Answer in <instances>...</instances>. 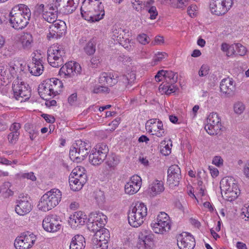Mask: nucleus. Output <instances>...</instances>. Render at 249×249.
I'll return each instance as SVG.
<instances>
[{"label":"nucleus","instance_id":"22","mask_svg":"<svg viewBox=\"0 0 249 249\" xmlns=\"http://www.w3.org/2000/svg\"><path fill=\"white\" fill-rule=\"evenodd\" d=\"M167 173V181L169 185L171 187L178 185L181 178V171L179 166L176 164L170 166Z\"/></svg>","mask_w":249,"mask_h":249},{"label":"nucleus","instance_id":"12","mask_svg":"<svg viewBox=\"0 0 249 249\" xmlns=\"http://www.w3.org/2000/svg\"><path fill=\"white\" fill-rule=\"evenodd\" d=\"M221 119L218 114L212 112L208 116L205 129L210 135L217 134L221 129Z\"/></svg>","mask_w":249,"mask_h":249},{"label":"nucleus","instance_id":"54","mask_svg":"<svg viewBox=\"0 0 249 249\" xmlns=\"http://www.w3.org/2000/svg\"><path fill=\"white\" fill-rule=\"evenodd\" d=\"M32 62L42 64L43 57L41 53L37 51L33 53Z\"/></svg>","mask_w":249,"mask_h":249},{"label":"nucleus","instance_id":"43","mask_svg":"<svg viewBox=\"0 0 249 249\" xmlns=\"http://www.w3.org/2000/svg\"><path fill=\"white\" fill-rule=\"evenodd\" d=\"M70 176L81 179L82 178L87 180V176L85 173V168L81 166L75 167L72 171Z\"/></svg>","mask_w":249,"mask_h":249},{"label":"nucleus","instance_id":"57","mask_svg":"<svg viewBox=\"0 0 249 249\" xmlns=\"http://www.w3.org/2000/svg\"><path fill=\"white\" fill-rule=\"evenodd\" d=\"M131 3L135 10L139 11L142 9V0H131Z\"/></svg>","mask_w":249,"mask_h":249},{"label":"nucleus","instance_id":"16","mask_svg":"<svg viewBox=\"0 0 249 249\" xmlns=\"http://www.w3.org/2000/svg\"><path fill=\"white\" fill-rule=\"evenodd\" d=\"M42 227L48 232H56L61 228V221L55 215H49L44 218Z\"/></svg>","mask_w":249,"mask_h":249},{"label":"nucleus","instance_id":"29","mask_svg":"<svg viewBox=\"0 0 249 249\" xmlns=\"http://www.w3.org/2000/svg\"><path fill=\"white\" fill-rule=\"evenodd\" d=\"M220 89L221 92L226 95L231 94L235 89L232 79L228 77L222 79L220 83Z\"/></svg>","mask_w":249,"mask_h":249},{"label":"nucleus","instance_id":"44","mask_svg":"<svg viewBox=\"0 0 249 249\" xmlns=\"http://www.w3.org/2000/svg\"><path fill=\"white\" fill-rule=\"evenodd\" d=\"M96 39L94 38L91 39L84 47L85 53L88 55H92L96 51Z\"/></svg>","mask_w":249,"mask_h":249},{"label":"nucleus","instance_id":"20","mask_svg":"<svg viewBox=\"0 0 249 249\" xmlns=\"http://www.w3.org/2000/svg\"><path fill=\"white\" fill-rule=\"evenodd\" d=\"M177 244L180 249H193L195 246V241L190 234L184 232L178 235Z\"/></svg>","mask_w":249,"mask_h":249},{"label":"nucleus","instance_id":"25","mask_svg":"<svg viewBox=\"0 0 249 249\" xmlns=\"http://www.w3.org/2000/svg\"><path fill=\"white\" fill-rule=\"evenodd\" d=\"M118 75L113 72H103L99 77V82L102 85L113 86L118 81Z\"/></svg>","mask_w":249,"mask_h":249},{"label":"nucleus","instance_id":"52","mask_svg":"<svg viewBox=\"0 0 249 249\" xmlns=\"http://www.w3.org/2000/svg\"><path fill=\"white\" fill-rule=\"evenodd\" d=\"M137 40L139 43L142 45H146L150 41V39L149 36L145 34H141L138 35Z\"/></svg>","mask_w":249,"mask_h":249},{"label":"nucleus","instance_id":"48","mask_svg":"<svg viewBox=\"0 0 249 249\" xmlns=\"http://www.w3.org/2000/svg\"><path fill=\"white\" fill-rule=\"evenodd\" d=\"M30 125L26 124L25 126L26 131L28 133L31 140H34L38 134V130L36 128H30Z\"/></svg>","mask_w":249,"mask_h":249},{"label":"nucleus","instance_id":"1","mask_svg":"<svg viewBox=\"0 0 249 249\" xmlns=\"http://www.w3.org/2000/svg\"><path fill=\"white\" fill-rule=\"evenodd\" d=\"M80 10L82 18L92 22L99 21L105 16L104 6L99 0H85Z\"/></svg>","mask_w":249,"mask_h":249},{"label":"nucleus","instance_id":"58","mask_svg":"<svg viewBox=\"0 0 249 249\" xmlns=\"http://www.w3.org/2000/svg\"><path fill=\"white\" fill-rule=\"evenodd\" d=\"M212 163L217 167H221L223 165V160L220 156H215L213 159Z\"/></svg>","mask_w":249,"mask_h":249},{"label":"nucleus","instance_id":"18","mask_svg":"<svg viewBox=\"0 0 249 249\" xmlns=\"http://www.w3.org/2000/svg\"><path fill=\"white\" fill-rule=\"evenodd\" d=\"M107 217L102 213L95 212L91 213L89 216V220L91 221L90 228L92 231L97 230L103 228L107 223Z\"/></svg>","mask_w":249,"mask_h":249},{"label":"nucleus","instance_id":"8","mask_svg":"<svg viewBox=\"0 0 249 249\" xmlns=\"http://www.w3.org/2000/svg\"><path fill=\"white\" fill-rule=\"evenodd\" d=\"M47 54V60L51 66L57 68L63 65L65 51L61 45L57 44L53 45L48 50Z\"/></svg>","mask_w":249,"mask_h":249},{"label":"nucleus","instance_id":"27","mask_svg":"<svg viewBox=\"0 0 249 249\" xmlns=\"http://www.w3.org/2000/svg\"><path fill=\"white\" fill-rule=\"evenodd\" d=\"M44 5L41 4L40 9L42 10V16L43 18L49 23H53L56 20L57 18L56 12L58 9H55L53 6H49L46 8V11L44 10Z\"/></svg>","mask_w":249,"mask_h":249},{"label":"nucleus","instance_id":"3","mask_svg":"<svg viewBox=\"0 0 249 249\" xmlns=\"http://www.w3.org/2000/svg\"><path fill=\"white\" fill-rule=\"evenodd\" d=\"M63 84L56 78L47 79L39 85L38 91L41 98L48 100L60 93L62 91Z\"/></svg>","mask_w":249,"mask_h":249},{"label":"nucleus","instance_id":"39","mask_svg":"<svg viewBox=\"0 0 249 249\" xmlns=\"http://www.w3.org/2000/svg\"><path fill=\"white\" fill-rule=\"evenodd\" d=\"M106 159V158L102 156L96 152L92 150L89 156V162L94 166L100 165Z\"/></svg>","mask_w":249,"mask_h":249},{"label":"nucleus","instance_id":"11","mask_svg":"<svg viewBox=\"0 0 249 249\" xmlns=\"http://www.w3.org/2000/svg\"><path fill=\"white\" fill-rule=\"evenodd\" d=\"M95 234L92 239L94 249H107L108 242L110 239L109 231L104 228L94 230Z\"/></svg>","mask_w":249,"mask_h":249},{"label":"nucleus","instance_id":"19","mask_svg":"<svg viewBox=\"0 0 249 249\" xmlns=\"http://www.w3.org/2000/svg\"><path fill=\"white\" fill-rule=\"evenodd\" d=\"M66 25L62 20H56L50 26L49 33L47 37L51 38H57L62 36L65 33Z\"/></svg>","mask_w":249,"mask_h":249},{"label":"nucleus","instance_id":"30","mask_svg":"<svg viewBox=\"0 0 249 249\" xmlns=\"http://www.w3.org/2000/svg\"><path fill=\"white\" fill-rule=\"evenodd\" d=\"M176 82H172V80H166L159 87V91L162 94L170 95L174 93L177 89Z\"/></svg>","mask_w":249,"mask_h":249},{"label":"nucleus","instance_id":"33","mask_svg":"<svg viewBox=\"0 0 249 249\" xmlns=\"http://www.w3.org/2000/svg\"><path fill=\"white\" fill-rule=\"evenodd\" d=\"M220 0H212L210 4L211 12L215 15L220 16L227 12Z\"/></svg>","mask_w":249,"mask_h":249},{"label":"nucleus","instance_id":"6","mask_svg":"<svg viewBox=\"0 0 249 249\" xmlns=\"http://www.w3.org/2000/svg\"><path fill=\"white\" fill-rule=\"evenodd\" d=\"M147 214L146 206L142 202H137L129 210L128 214V223L131 226L137 228L143 223Z\"/></svg>","mask_w":249,"mask_h":249},{"label":"nucleus","instance_id":"40","mask_svg":"<svg viewBox=\"0 0 249 249\" xmlns=\"http://www.w3.org/2000/svg\"><path fill=\"white\" fill-rule=\"evenodd\" d=\"M120 161L121 158L119 156L112 154L107 158L106 163L109 168L114 169L119 165Z\"/></svg>","mask_w":249,"mask_h":249},{"label":"nucleus","instance_id":"47","mask_svg":"<svg viewBox=\"0 0 249 249\" xmlns=\"http://www.w3.org/2000/svg\"><path fill=\"white\" fill-rule=\"evenodd\" d=\"M0 186L2 188L3 195L4 197H7L13 195V192L10 189L11 187V183L10 182H4Z\"/></svg>","mask_w":249,"mask_h":249},{"label":"nucleus","instance_id":"35","mask_svg":"<svg viewBox=\"0 0 249 249\" xmlns=\"http://www.w3.org/2000/svg\"><path fill=\"white\" fill-rule=\"evenodd\" d=\"M20 42L23 49H30L32 47L33 43L32 35L30 33H24L21 36Z\"/></svg>","mask_w":249,"mask_h":249},{"label":"nucleus","instance_id":"26","mask_svg":"<svg viewBox=\"0 0 249 249\" xmlns=\"http://www.w3.org/2000/svg\"><path fill=\"white\" fill-rule=\"evenodd\" d=\"M124 31L121 28H114L112 31V38L115 40L118 41L120 44L122 45L125 48L129 47L128 44L131 42L129 38L124 37L125 35Z\"/></svg>","mask_w":249,"mask_h":249},{"label":"nucleus","instance_id":"17","mask_svg":"<svg viewBox=\"0 0 249 249\" xmlns=\"http://www.w3.org/2000/svg\"><path fill=\"white\" fill-rule=\"evenodd\" d=\"M145 128L147 131L153 135L161 137L165 135V131L163 128L161 121L156 119H152L147 121Z\"/></svg>","mask_w":249,"mask_h":249},{"label":"nucleus","instance_id":"55","mask_svg":"<svg viewBox=\"0 0 249 249\" xmlns=\"http://www.w3.org/2000/svg\"><path fill=\"white\" fill-rule=\"evenodd\" d=\"M105 86V85L95 86L93 89V92L94 93H108L109 90V89Z\"/></svg>","mask_w":249,"mask_h":249},{"label":"nucleus","instance_id":"36","mask_svg":"<svg viewBox=\"0 0 249 249\" xmlns=\"http://www.w3.org/2000/svg\"><path fill=\"white\" fill-rule=\"evenodd\" d=\"M67 4L63 6V8H61V11L64 14H70L72 13L76 9L78 0H66Z\"/></svg>","mask_w":249,"mask_h":249},{"label":"nucleus","instance_id":"60","mask_svg":"<svg viewBox=\"0 0 249 249\" xmlns=\"http://www.w3.org/2000/svg\"><path fill=\"white\" fill-rule=\"evenodd\" d=\"M209 67L207 65L203 64L201 67L198 71V74L200 76H205L209 73Z\"/></svg>","mask_w":249,"mask_h":249},{"label":"nucleus","instance_id":"2","mask_svg":"<svg viewBox=\"0 0 249 249\" xmlns=\"http://www.w3.org/2000/svg\"><path fill=\"white\" fill-rule=\"evenodd\" d=\"M31 11L27 6L19 4L14 6L9 13V22L16 30L24 28L29 23Z\"/></svg>","mask_w":249,"mask_h":249},{"label":"nucleus","instance_id":"31","mask_svg":"<svg viewBox=\"0 0 249 249\" xmlns=\"http://www.w3.org/2000/svg\"><path fill=\"white\" fill-rule=\"evenodd\" d=\"M86 246L85 238L82 235L73 236L70 243V249H84Z\"/></svg>","mask_w":249,"mask_h":249},{"label":"nucleus","instance_id":"49","mask_svg":"<svg viewBox=\"0 0 249 249\" xmlns=\"http://www.w3.org/2000/svg\"><path fill=\"white\" fill-rule=\"evenodd\" d=\"M94 197L98 204H102L105 201L104 193L101 190H96L94 192Z\"/></svg>","mask_w":249,"mask_h":249},{"label":"nucleus","instance_id":"28","mask_svg":"<svg viewBox=\"0 0 249 249\" xmlns=\"http://www.w3.org/2000/svg\"><path fill=\"white\" fill-rule=\"evenodd\" d=\"M155 79L157 82L172 80V82H177L178 74L171 71L161 70L158 72Z\"/></svg>","mask_w":249,"mask_h":249},{"label":"nucleus","instance_id":"4","mask_svg":"<svg viewBox=\"0 0 249 249\" xmlns=\"http://www.w3.org/2000/svg\"><path fill=\"white\" fill-rule=\"evenodd\" d=\"M62 198L61 191L57 189H53L47 192L40 198L37 208L39 210L47 212L56 207Z\"/></svg>","mask_w":249,"mask_h":249},{"label":"nucleus","instance_id":"15","mask_svg":"<svg viewBox=\"0 0 249 249\" xmlns=\"http://www.w3.org/2000/svg\"><path fill=\"white\" fill-rule=\"evenodd\" d=\"M29 197L27 195L20 194L16 200L15 211L19 215H24L32 210V205L29 202Z\"/></svg>","mask_w":249,"mask_h":249},{"label":"nucleus","instance_id":"23","mask_svg":"<svg viewBox=\"0 0 249 249\" xmlns=\"http://www.w3.org/2000/svg\"><path fill=\"white\" fill-rule=\"evenodd\" d=\"M153 245V234H146L143 233L140 234L137 243V248L138 249H151Z\"/></svg>","mask_w":249,"mask_h":249},{"label":"nucleus","instance_id":"51","mask_svg":"<svg viewBox=\"0 0 249 249\" xmlns=\"http://www.w3.org/2000/svg\"><path fill=\"white\" fill-rule=\"evenodd\" d=\"M245 109L244 104L241 102H237L235 103L233 106V109L235 113L238 114H241L243 112Z\"/></svg>","mask_w":249,"mask_h":249},{"label":"nucleus","instance_id":"56","mask_svg":"<svg viewBox=\"0 0 249 249\" xmlns=\"http://www.w3.org/2000/svg\"><path fill=\"white\" fill-rule=\"evenodd\" d=\"M197 12V7L196 5L192 4L189 6L187 9V13L191 18L195 17Z\"/></svg>","mask_w":249,"mask_h":249},{"label":"nucleus","instance_id":"5","mask_svg":"<svg viewBox=\"0 0 249 249\" xmlns=\"http://www.w3.org/2000/svg\"><path fill=\"white\" fill-rule=\"evenodd\" d=\"M220 189L222 196L229 201L235 200L240 194L238 182L231 177L224 178L221 180Z\"/></svg>","mask_w":249,"mask_h":249},{"label":"nucleus","instance_id":"34","mask_svg":"<svg viewBox=\"0 0 249 249\" xmlns=\"http://www.w3.org/2000/svg\"><path fill=\"white\" fill-rule=\"evenodd\" d=\"M86 181L87 180H84L82 178L81 179L71 176H70L69 178L71 188L74 191H77L82 189Z\"/></svg>","mask_w":249,"mask_h":249},{"label":"nucleus","instance_id":"46","mask_svg":"<svg viewBox=\"0 0 249 249\" xmlns=\"http://www.w3.org/2000/svg\"><path fill=\"white\" fill-rule=\"evenodd\" d=\"M168 54L165 53L158 52L154 56L151 65L155 66L157 65L159 62L162 61L163 59L167 58Z\"/></svg>","mask_w":249,"mask_h":249},{"label":"nucleus","instance_id":"50","mask_svg":"<svg viewBox=\"0 0 249 249\" xmlns=\"http://www.w3.org/2000/svg\"><path fill=\"white\" fill-rule=\"evenodd\" d=\"M188 0H170L172 6L177 8H183L187 5Z\"/></svg>","mask_w":249,"mask_h":249},{"label":"nucleus","instance_id":"9","mask_svg":"<svg viewBox=\"0 0 249 249\" xmlns=\"http://www.w3.org/2000/svg\"><path fill=\"white\" fill-rule=\"evenodd\" d=\"M12 89L15 99L20 102H25L31 96V89L29 85L18 78L14 81Z\"/></svg>","mask_w":249,"mask_h":249},{"label":"nucleus","instance_id":"37","mask_svg":"<svg viewBox=\"0 0 249 249\" xmlns=\"http://www.w3.org/2000/svg\"><path fill=\"white\" fill-rule=\"evenodd\" d=\"M136 79V75L135 71H131L126 74L121 76L120 80L124 84L126 88H128L134 82Z\"/></svg>","mask_w":249,"mask_h":249},{"label":"nucleus","instance_id":"42","mask_svg":"<svg viewBox=\"0 0 249 249\" xmlns=\"http://www.w3.org/2000/svg\"><path fill=\"white\" fill-rule=\"evenodd\" d=\"M172 142L170 140L162 141L160 144V153L164 156L169 155L171 152Z\"/></svg>","mask_w":249,"mask_h":249},{"label":"nucleus","instance_id":"62","mask_svg":"<svg viewBox=\"0 0 249 249\" xmlns=\"http://www.w3.org/2000/svg\"><path fill=\"white\" fill-rule=\"evenodd\" d=\"M21 128V125L20 124L18 123H14L11 124L10 127V130L11 132L13 133H17V134H20V129Z\"/></svg>","mask_w":249,"mask_h":249},{"label":"nucleus","instance_id":"64","mask_svg":"<svg viewBox=\"0 0 249 249\" xmlns=\"http://www.w3.org/2000/svg\"><path fill=\"white\" fill-rule=\"evenodd\" d=\"M21 177L29 179L32 181L36 180V177L33 172L23 173L21 174Z\"/></svg>","mask_w":249,"mask_h":249},{"label":"nucleus","instance_id":"14","mask_svg":"<svg viewBox=\"0 0 249 249\" xmlns=\"http://www.w3.org/2000/svg\"><path fill=\"white\" fill-rule=\"evenodd\" d=\"M81 67L77 62L70 61L63 65L59 71V75L64 78H71L76 74H80Z\"/></svg>","mask_w":249,"mask_h":249},{"label":"nucleus","instance_id":"21","mask_svg":"<svg viewBox=\"0 0 249 249\" xmlns=\"http://www.w3.org/2000/svg\"><path fill=\"white\" fill-rule=\"evenodd\" d=\"M142 185V178L138 175L132 176L124 186L125 193L131 195L136 194Z\"/></svg>","mask_w":249,"mask_h":249},{"label":"nucleus","instance_id":"32","mask_svg":"<svg viewBox=\"0 0 249 249\" xmlns=\"http://www.w3.org/2000/svg\"><path fill=\"white\" fill-rule=\"evenodd\" d=\"M164 190L163 182L155 180L149 186L148 190L151 196H154L160 194Z\"/></svg>","mask_w":249,"mask_h":249},{"label":"nucleus","instance_id":"38","mask_svg":"<svg viewBox=\"0 0 249 249\" xmlns=\"http://www.w3.org/2000/svg\"><path fill=\"white\" fill-rule=\"evenodd\" d=\"M136 79V75L135 71H131L126 74L121 76L120 80L124 84L126 88H128L134 82Z\"/></svg>","mask_w":249,"mask_h":249},{"label":"nucleus","instance_id":"63","mask_svg":"<svg viewBox=\"0 0 249 249\" xmlns=\"http://www.w3.org/2000/svg\"><path fill=\"white\" fill-rule=\"evenodd\" d=\"M148 12L150 14V18L151 19H154L156 18L158 15V12L156 10V8L154 6L151 7L148 10Z\"/></svg>","mask_w":249,"mask_h":249},{"label":"nucleus","instance_id":"45","mask_svg":"<svg viewBox=\"0 0 249 249\" xmlns=\"http://www.w3.org/2000/svg\"><path fill=\"white\" fill-rule=\"evenodd\" d=\"M92 150L96 152V153L101 154L102 156L107 158V154L108 152L109 149L106 143H100L97 144L95 148Z\"/></svg>","mask_w":249,"mask_h":249},{"label":"nucleus","instance_id":"61","mask_svg":"<svg viewBox=\"0 0 249 249\" xmlns=\"http://www.w3.org/2000/svg\"><path fill=\"white\" fill-rule=\"evenodd\" d=\"M224 8L227 12L232 7L233 2V0H220Z\"/></svg>","mask_w":249,"mask_h":249},{"label":"nucleus","instance_id":"13","mask_svg":"<svg viewBox=\"0 0 249 249\" xmlns=\"http://www.w3.org/2000/svg\"><path fill=\"white\" fill-rule=\"evenodd\" d=\"M36 239V235L33 233L25 232L16 238L14 246L17 249H28L33 246Z\"/></svg>","mask_w":249,"mask_h":249},{"label":"nucleus","instance_id":"10","mask_svg":"<svg viewBox=\"0 0 249 249\" xmlns=\"http://www.w3.org/2000/svg\"><path fill=\"white\" fill-rule=\"evenodd\" d=\"M171 224L170 217L167 213L161 212L157 216L156 220L152 221L151 227L156 233L163 234L169 231Z\"/></svg>","mask_w":249,"mask_h":249},{"label":"nucleus","instance_id":"24","mask_svg":"<svg viewBox=\"0 0 249 249\" xmlns=\"http://www.w3.org/2000/svg\"><path fill=\"white\" fill-rule=\"evenodd\" d=\"M87 220V215L82 212L78 211L70 216L69 223L72 228L76 229L84 225Z\"/></svg>","mask_w":249,"mask_h":249},{"label":"nucleus","instance_id":"59","mask_svg":"<svg viewBox=\"0 0 249 249\" xmlns=\"http://www.w3.org/2000/svg\"><path fill=\"white\" fill-rule=\"evenodd\" d=\"M19 134L11 132L8 135V140L11 143H15L18 141Z\"/></svg>","mask_w":249,"mask_h":249},{"label":"nucleus","instance_id":"53","mask_svg":"<svg viewBox=\"0 0 249 249\" xmlns=\"http://www.w3.org/2000/svg\"><path fill=\"white\" fill-rule=\"evenodd\" d=\"M236 51L237 53L240 56L245 55L247 52L246 48L240 43L235 44Z\"/></svg>","mask_w":249,"mask_h":249},{"label":"nucleus","instance_id":"41","mask_svg":"<svg viewBox=\"0 0 249 249\" xmlns=\"http://www.w3.org/2000/svg\"><path fill=\"white\" fill-rule=\"evenodd\" d=\"M29 71L35 76H39L42 73L43 66L42 64L32 62L28 65Z\"/></svg>","mask_w":249,"mask_h":249},{"label":"nucleus","instance_id":"7","mask_svg":"<svg viewBox=\"0 0 249 249\" xmlns=\"http://www.w3.org/2000/svg\"><path fill=\"white\" fill-rule=\"evenodd\" d=\"M90 146L89 143L78 140L72 145L70 150V157L73 161L80 162L83 160L89 151Z\"/></svg>","mask_w":249,"mask_h":249}]
</instances>
